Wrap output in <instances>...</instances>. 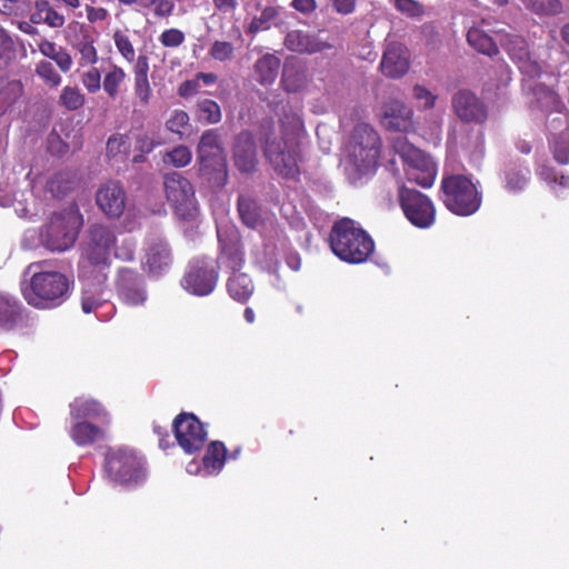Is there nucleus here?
<instances>
[{
    "instance_id": "nucleus-3",
    "label": "nucleus",
    "mask_w": 569,
    "mask_h": 569,
    "mask_svg": "<svg viewBox=\"0 0 569 569\" xmlns=\"http://www.w3.org/2000/svg\"><path fill=\"white\" fill-rule=\"evenodd\" d=\"M24 276L29 280L22 282V295L26 301L36 308L48 309L60 306L67 298L70 281L60 271L48 268L44 261L32 262L26 270Z\"/></svg>"
},
{
    "instance_id": "nucleus-47",
    "label": "nucleus",
    "mask_w": 569,
    "mask_h": 569,
    "mask_svg": "<svg viewBox=\"0 0 569 569\" xmlns=\"http://www.w3.org/2000/svg\"><path fill=\"white\" fill-rule=\"evenodd\" d=\"M36 73L52 88L58 87L61 83V76L48 60H41L37 63Z\"/></svg>"
},
{
    "instance_id": "nucleus-43",
    "label": "nucleus",
    "mask_w": 569,
    "mask_h": 569,
    "mask_svg": "<svg viewBox=\"0 0 569 569\" xmlns=\"http://www.w3.org/2000/svg\"><path fill=\"white\" fill-rule=\"evenodd\" d=\"M208 53L214 61L229 63L234 57V46L226 40H216L211 43Z\"/></svg>"
},
{
    "instance_id": "nucleus-35",
    "label": "nucleus",
    "mask_w": 569,
    "mask_h": 569,
    "mask_svg": "<svg viewBox=\"0 0 569 569\" xmlns=\"http://www.w3.org/2000/svg\"><path fill=\"white\" fill-rule=\"evenodd\" d=\"M20 305L9 295L0 293V328L12 329L20 320Z\"/></svg>"
},
{
    "instance_id": "nucleus-37",
    "label": "nucleus",
    "mask_w": 569,
    "mask_h": 569,
    "mask_svg": "<svg viewBox=\"0 0 569 569\" xmlns=\"http://www.w3.org/2000/svg\"><path fill=\"white\" fill-rule=\"evenodd\" d=\"M16 201L14 210L20 218H31L36 212L16 198L14 186L8 180L0 181V207H9Z\"/></svg>"
},
{
    "instance_id": "nucleus-51",
    "label": "nucleus",
    "mask_w": 569,
    "mask_h": 569,
    "mask_svg": "<svg viewBox=\"0 0 569 569\" xmlns=\"http://www.w3.org/2000/svg\"><path fill=\"white\" fill-rule=\"evenodd\" d=\"M189 116L183 110H173L167 120V129L173 133L182 136L183 129L189 126Z\"/></svg>"
},
{
    "instance_id": "nucleus-14",
    "label": "nucleus",
    "mask_w": 569,
    "mask_h": 569,
    "mask_svg": "<svg viewBox=\"0 0 569 569\" xmlns=\"http://www.w3.org/2000/svg\"><path fill=\"white\" fill-rule=\"evenodd\" d=\"M164 190L168 201L181 219H192L198 211L191 183L178 172L167 174Z\"/></svg>"
},
{
    "instance_id": "nucleus-19",
    "label": "nucleus",
    "mask_w": 569,
    "mask_h": 569,
    "mask_svg": "<svg viewBox=\"0 0 569 569\" xmlns=\"http://www.w3.org/2000/svg\"><path fill=\"white\" fill-rule=\"evenodd\" d=\"M197 152L201 169L226 174V156L219 129H209L201 134Z\"/></svg>"
},
{
    "instance_id": "nucleus-61",
    "label": "nucleus",
    "mask_w": 569,
    "mask_h": 569,
    "mask_svg": "<svg viewBox=\"0 0 569 569\" xmlns=\"http://www.w3.org/2000/svg\"><path fill=\"white\" fill-rule=\"evenodd\" d=\"M51 60H53L58 68L64 73L69 72L73 64L71 54L62 47Z\"/></svg>"
},
{
    "instance_id": "nucleus-10",
    "label": "nucleus",
    "mask_w": 569,
    "mask_h": 569,
    "mask_svg": "<svg viewBox=\"0 0 569 569\" xmlns=\"http://www.w3.org/2000/svg\"><path fill=\"white\" fill-rule=\"evenodd\" d=\"M442 201L447 209L457 216H471L481 206L482 197L478 182L468 176L448 174L441 181Z\"/></svg>"
},
{
    "instance_id": "nucleus-8",
    "label": "nucleus",
    "mask_w": 569,
    "mask_h": 569,
    "mask_svg": "<svg viewBox=\"0 0 569 569\" xmlns=\"http://www.w3.org/2000/svg\"><path fill=\"white\" fill-rule=\"evenodd\" d=\"M332 252L348 263H362L373 252L371 237L353 220L343 218L337 221L329 237Z\"/></svg>"
},
{
    "instance_id": "nucleus-44",
    "label": "nucleus",
    "mask_w": 569,
    "mask_h": 569,
    "mask_svg": "<svg viewBox=\"0 0 569 569\" xmlns=\"http://www.w3.org/2000/svg\"><path fill=\"white\" fill-rule=\"evenodd\" d=\"M60 102L68 110L74 111L84 104L86 97L79 88L67 86L61 90Z\"/></svg>"
},
{
    "instance_id": "nucleus-36",
    "label": "nucleus",
    "mask_w": 569,
    "mask_h": 569,
    "mask_svg": "<svg viewBox=\"0 0 569 569\" xmlns=\"http://www.w3.org/2000/svg\"><path fill=\"white\" fill-rule=\"evenodd\" d=\"M530 180V170L526 166L510 164L505 170V188L509 192L522 191Z\"/></svg>"
},
{
    "instance_id": "nucleus-9",
    "label": "nucleus",
    "mask_w": 569,
    "mask_h": 569,
    "mask_svg": "<svg viewBox=\"0 0 569 569\" xmlns=\"http://www.w3.org/2000/svg\"><path fill=\"white\" fill-rule=\"evenodd\" d=\"M83 224V217L76 203L54 211L43 226L44 248L51 252H64L73 247Z\"/></svg>"
},
{
    "instance_id": "nucleus-57",
    "label": "nucleus",
    "mask_w": 569,
    "mask_h": 569,
    "mask_svg": "<svg viewBox=\"0 0 569 569\" xmlns=\"http://www.w3.org/2000/svg\"><path fill=\"white\" fill-rule=\"evenodd\" d=\"M134 94L140 104L147 106L150 102L152 90L148 78H134Z\"/></svg>"
},
{
    "instance_id": "nucleus-5",
    "label": "nucleus",
    "mask_w": 569,
    "mask_h": 569,
    "mask_svg": "<svg viewBox=\"0 0 569 569\" xmlns=\"http://www.w3.org/2000/svg\"><path fill=\"white\" fill-rule=\"evenodd\" d=\"M114 231L104 224H94L89 229L87 241L78 263L79 279H108L114 249Z\"/></svg>"
},
{
    "instance_id": "nucleus-52",
    "label": "nucleus",
    "mask_w": 569,
    "mask_h": 569,
    "mask_svg": "<svg viewBox=\"0 0 569 569\" xmlns=\"http://www.w3.org/2000/svg\"><path fill=\"white\" fill-rule=\"evenodd\" d=\"M412 96L419 108L431 109L436 104L437 96L425 86L416 84L413 87Z\"/></svg>"
},
{
    "instance_id": "nucleus-60",
    "label": "nucleus",
    "mask_w": 569,
    "mask_h": 569,
    "mask_svg": "<svg viewBox=\"0 0 569 569\" xmlns=\"http://www.w3.org/2000/svg\"><path fill=\"white\" fill-rule=\"evenodd\" d=\"M134 140H136V148L141 153L151 152L158 143L154 140V138L148 132H140V133L136 134Z\"/></svg>"
},
{
    "instance_id": "nucleus-41",
    "label": "nucleus",
    "mask_w": 569,
    "mask_h": 569,
    "mask_svg": "<svg viewBox=\"0 0 569 569\" xmlns=\"http://www.w3.org/2000/svg\"><path fill=\"white\" fill-rule=\"evenodd\" d=\"M307 77L303 70L291 64H286L282 72V84L286 91L297 92L306 83Z\"/></svg>"
},
{
    "instance_id": "nucleus-54",
    "label": "nucleus",
    "mask_w": 569,
    "mask_h": 569,
    "mask_svg": "<svg viewBox=\"0 0 569 569\" xmlns=\"http://www.w3.org/2000/svg\"><path fill=\"white\" fill-rule=\"evenodd\" d=\"M130 143L128 138L123 134H113L107 141V152L110 157L119 154H127L129 152Z\"/></svg>"
},
{
    "instance_id": "nucleus-31",
    "label": "nucleus",
    "mask_w": 569,
    "mask_h": 569,
    "mask_svg": "<svg viewBox=\"0 0 569 569\" xmlns=\"http://www.w3.org/2000/svg\"><path fill=\"white\" fill-rule=\"evenodd\" d=\"M30 21L39 24L44 23L50 28L60 29L66 23V18L57 11L47 0H37L34 11L30 14Z\"/></svg>"
},
{
    "instance_id": "nucleus-12",
    "label": "nucleus",
    "mask_w": 569,
    "mask_h": 569,
    "mask_svg": "<svg viewBox=\"0 0 569 569\" xmlns=\"http://www.w3.org/2000/svg\"><path fill=\"white\" fill-rule=\"evenodd\" d=\"M399 203L406 218L416 227L427 229L436 219V209L429 197L422 192L399 186Z\"/></svg>"
},
{
    "instance_id": "nucleus-4",
    "label": "nucleus",
    "mask_w": 569,
    "mask_h": 569,
    "mask_svg": "<svg viewBox=\"0 0 569 569\" xmlns=\"http://www.w3.org/2000/svg\"><path fill=\"white\" fill-rule=\"evenodd\" d=\"M281 133L280 140L266 141L264 154L279 174L291 178L299 171V146L303 137V123L297 111L284 112L281 118Z\"/></svg>"
},
{
    "instance_id": "nucleus-27",
    "label": "nucleus",
    "mask_w": 569,
    "mask_h": 569,
    "mask_svg": "<svg viewBox=\"0 0 569 569\" xmlns=\"http://www.w3.org/2000/svg\"><path fill=\"white\" fill-rule=\"evenodd\" d=\"M383 74L390 78H400L409 69L407 49L401 43H388L380 63Z\"/></svg>"
},
{
    "instance_id": "nucleus-22",
    "label": "nucleus",
    "mask_w": 569,
    "mask_h": 569,
    "mask_svg": "<svg viewBox=\"0 0 569 569\" xmlns=\"http://www.w3.org/2000/svg\"><path fill=\"white\" fill-rule=\"evenodd\" d=\"M451 103L456 116L465 122L483 123L488 118L486 104L469 90L455 93Z\"/></svg>"
},
{
    "instance_id": "nucleus-64",
    "label": "nucleus",
    "mask_w": 569,
    "mask_h": 569,
    "mask_svg": "<svg viewBox=\"0 0 569 569\" xmlns=\"http://www.w3.org/2000/svg\"><path fill=\"white\" fill-rule=\"evenodd\" d=\"M199 89H200V83L194 78V79L187 80V81L182 82L178 89V93H179V96L187 98V97H191V96L196 94L199 91Z\"/></svg>"
},
{
    "instance_id": "nucleus-30",
    "label": "nucleus",
    "mask_w": 569,
    "mask_h": 569,
    "mask_svg": "<svg viewBox=\"0 0 569 569\" xmlns=\"http://www.w3.org/2000/svg\"><path fill=\"white\" fill-rule=\"evenodd\" d=\"M94 42L93 36L86 29H81L79 37L71 42L80 67H92L98 62L99 56Z\"/></svg>"
},
{
    "instance_id": "nucleus-49",
    "label": "nucleus",
    "mask_w": 569,
    "mask_h": 569,
    "mask_svg": "<svg viewBox=\"0 0 569 569\" xmlns=\"http://www.w3.org/2000/svg\"><path fill=\"white\" fill-rule=\"evenodd\" d=\"M525 4L539 14H556L561 10L559 0H525Z\"/></svg>"
},
{
    "instance_id": "nucleus-50",
    "label": "nucleus",
    "mask_w": 569,
    "mask_h": 569,
    "mask_svg": "<svg viewBox=\"0 0 569 569\" xmlns=\"http://www.w3.org/2000/svg\"><path fill=\"white\" fill-rule=\"evenodd\" d=\"M13 57V40L4 29L0 28V69L4 68Z\"/></svg>"
},
{
    "instance_id": "nucleus-62",
    "label": "nucleus",
    "mask_w": 569,
    "mask_h": 569,
    "mask_svg": "<svg viewBox=\"0 0 569 569\" xmlns=\"http://www.w3.org/2000/svg\"><path fill=\"white\" fill-rule=\"evenodd\" d=\"M173 9V0H156L152 12L156 17L166 18L172 13Z\"/></svg>"
},
{
    "instance_id": "nucleus-23",
    "label": "nucleus",
    "mask_w": 569,
    "mask_h": 569,
    "mask_svg": "<svg viewBox=\"0 0 569 569\" xmlns=\"http://www.w3.org/2000/svg\"><path fill=\"white\" fill-rule=\"evenodd\" d=\"M144 263L153 276L167 272L172 263V253L167 241L159 234H151L146 241Z\"/></svg>"
},
{
    "instance_id": "nucleus-18",
    "label": "nucleus",
    "mask_w": 569,
    "mask_h": 569,
    "mask_svg": "<svg viewBox=\"0 0 569 569\" xmlns=\"http://www.w3.org/2000/svg\"><path fill=\"white\" fill-rule=\"evenodd\" d=\"M217 233L220 243L219 267L230 270L231 273L238 272L244 263L238 230L230 224H219Z\"/></svg>"
},
{
    "instance_id": "nucleus-7",
    "label": "nucleus",
    "mask_w": 569,
    "mask_h": 569,
    "mask_svg": "<svg viewBox=\"0 0 569 569\" xmlns=\"http://www.w3.org/2000/svg\"><path fill=\"white\" fill-rule=\"evenodd\" d=\"M380 154V139L373 128L367 123H359L348 143L342 163L345 170L352 179L371 173L378 163Z\"/></svg>"
},
{
    "instance_id": "nucleus-55",
    "label": "nucleus",
    "mask_w": 569,
    "mask_h": 569,
    "mask_svg": "<svg viewBox=\"0 0 569 569\" xmlns=\"http://www.w3.org/2000/svg\"><path fill=\"white\" fill-rule=\"evenodd\" d=\"M186 36L184 33L177 28H170L159 36L160 43L170 49H174L180 47L184 42Z\"/></svg>"
},
{
    "instance_id": "nucleus-24",
    "label": "nucleus",
    "mask_w": 569,
    "mask_h": 569,
    "mask_svg": "<svg viewBox=\"0 0 569 569\" xmlns=\"http://www.w3.org/2000/svg\"><path fill=\"white\" fill-rule=\"evenodd\" d=\"M126 199L122 186L113 180L102 183L96 193L97 206L109 218H119L123 213Z\"/></svg>"
},
{
    "instance_id": "nucleus-29",
    "label": "nucleus",
    "mask_w": 569,
    "mask_h": 569,
    "mask_svg": "<svg viewBox=\"0 0 569 569\" xmlns=\"http://www.w3.org/2000/svg\"><path fill=\"white\" fill-rule=\"evenodd\" d=\"M233 158L237 168L242 172H250L257 163V151L252 136L241 132L234 142Z\"/></svg>"
},
{
    "instance_id": "nucleus-39",
    "label": "nucleus",
    "mask_w": 569,
    "mask_h": 569,
    "mask_svg": "<svg viewBox=\"0 0 569 569\" xmlns=\"http://www.w3.org/2000/svg\"><path fill=\"white\" fill-rule=\"evenodd\" d=\"M238 211L242 222L249 228L259 227L261 216L257 202L248 196H240L238 199Z\"/></svg>"
},
{
    "instance_id": "nucleus-25",
    "label": "nucleus",
    "mask_w": 569,
    "mask_h": 569,
    "mask_svg": "<svg viewBox=\"0 0 569 569\" xmlns=\"http://www.w3.org/2000/svg\"><path fill=\"white\" fill-rule=\"evenodd\" d=\"M567 164H559L553 159L541 162L537 167L538 178L558 198L569 192V171Z\"/></svg>"
},
{
    "instance_id": "nucleus-63",
    "label": "nucleus",
    "mask_w": 569,
    "mask_h": 569,
    "mask_svg": "<svg viewBox=\"0 0 569 569\" xmlns=\"http://www.w3.org/2000/svg\"><path fill=\"white\" fill-rule=\"evenodd\" d=\"M87 19L91 23L106 21L109 18V12L102 7L86 6Z\"/></svg>"
},
{
    "instance_id": "nucleus-38",
    "label": "nucleus",
    "mask_w": 569,
    "mask_h": 569,
    "mask_svg": "<svg viewBox=\"0 0 569 569\" xmlns=\"http://www.w3.org/2000/svg\"><path fill=\"white\" fill-rule=\"evenodd\" d=\"M279 9L276 7H266L259 14L254 16L247 27V32L256 34L261 31L269 30L277 24Z\"/></svg>"
},
{
    "instance_id": "nucleus-34",
    "label": "nucleus",
    "mask_w": 569,
    "mask_h": 569,
    "mask_svg": "<svg viewBox=\"0 0 569 569\" xmlns=\"http://www.w3.org/2000/svg\"><path fill=\"white\" fill-rule=\"evenodd\" d=\"M280 59L274 54L262 56L254 64L257 80L261 84H271L278 77Z\"/></svg>"
},
{
    "instance_id": "nucleus-45",
    "label": "nucleus",
    "mask_w": 569,
    "mask_h": 569,
    "mask_svg": "<svg viewBox=\"0 0 569 569\" xmlns=\"http://www.w3.org/2000/svg\"><path fill=\"white\" fill-rule=\"evenodd\" d=\"M112 39L121 57L128 62H133L136 60V50L127 32L122 30H116L113 32Z\"/></svg>"
},
{
    "instance_id": "nucleus-32",
    "label": "nucleus",
    "mask_w": 569,
    "mask_h": 569,
    "mask_svg": "<svg viewBox=\"0 0 569 569\" xmlns=\"http://www.w3.org/2000/svg\"><path fill=\"white\" fill-rule=\"evenodd\" d=\"M76 186V176L71 171H59L49 177L46 181V192L52 198L67 194Z\"/></svg>"
},
{
    "instance_id": "nucleus-59",
    "label": "nucleus",
    "mask_w": 569,
    "mask_h": 569,
    "mask_svg": "<svg viewBox=\"0 0 569 569\" xmlns=\"http://www.w3.org/2000/svg\"><path fill=\"white\" fill-rule=\"evenodd\" d=\"M136 249L137 242L131 237H127L121 241V244L114 249V256L118 259L131 261L134 258Z\"/></svg>"
},
{
    "instance_id": "nucleus-1",
    "label": "nucleus",
    "mask_w": 569,
    "mask_h": 569,
    "mask_svg": "<svg viewBox=\"0 0 569 569\" xmlns=\"http://www.w3.org/2000/svg\"><path fill=\"white\" fill-rule=\"evenodd\" d=\"M508 48L520 66V72L523 74L522 89L529 97L530 107L548 113L547 128L553 160L559 164H568L569 118L563 112L566 110L565 103L551 88L553 77L542 70V67L536 61L530 60L522 40L512 39Z\"/></svg>"
},
{
    "instance_id": "nucleus-20",
    "label": "nucleus",
    "mask_w": 569,
    "mask_h": 569,
    "mask_svg": "<svg viewBox=\"0 0 569 569\" xmlns=\"http://www.w3.org/2000/svg\"><path fill=\"white\" fill-rule=\"evenodd\" d=\"M116 283L119 298L126 305L137 307L147 301L146 283L138 272L127 268L120 269Z\"/></svg>"
},
{
    "instance_id": "nucleus-6",
    "label": "nucleus",
    "mask_w": 569,
    "mask_h": 569,
    "mask_svg": "<svg viewBox=\"0 0 569 569\" xmlns=\"http://www.w3.org/2000/svg\"><path fill=\"white\" fill-rule=\"evenodd\" d=\"M104 478L114 486L137 488L148 478L146 458L128 447L111 448L106 452L103 462Z\"/></svg>"
},
{
    "instance_id": "nucleus-16",
    "label": "nucleus",
    "mask_w": 569,
    "mask_h": 569,
    "mask_svg": "<svg viewBox=\"0 0 569 569\" xmlns=\"http://www.w3.org/2000/svg\"><path fill=\"white\" fill-rule=\"evenodd\" d=\"M178 445L186 453L200 450L208 438V432L200 420L192 413H181L173 421Z\"/></svg>"
},
{
    "instance_id": "nucleus-33",
    "label": "nucleus",
    "mask_w": 569,
    "mask_h": 569,
    "mask_svg": "<svg viewBox=\"0 0 569 569\" xmlns=\"http://www.w3.org/2000/svg\"><path fill=\"white\" fill-rule=\"evenodd\" d=\"M227 289L232 299L244 302L253 292V283L247 273L232 272Z\"/></svg>"
},
{
    "instance_id": "nucleus-40",
    "label": "nucleus",
    "mask_w": 569,
    "mask_h": 569,
    "mask_svg": "<svg viewBox=\"0 0 569 569\" xmlns=\"http://www.w3.org/2000/svg\"><path fill=\"white\" fill-rule=\"evenodd\" d=\"M126 77L127 74L121 67L117 64L109 66L102 81V88L109 98L114 99L119 94L120 87L124 82Z\"/></svg>"
},
{
    "instance_id": "nucleus-21",
    "label": "nucleus",
    "mask_w": 569,
    "mask_h": 569,
    "mask_svg": "<svg viewBox=\"0 0 569 569\" xmlns=\"http://www.w3.org/2000/svg\"><path fill=\"white\" fill-rule=\"evenodd\" d=\"M227 449L220 441H212L201 461L191 460L187 463L186 470L189 475L211 477L217 476L224 467Z\"/></svg>"
},
{
    "instance_id": "nucleus-58",
    "label": "nucleus",
    "mask_w": 569,
    "mask_h": 569,
    "mask_svg": "<svg viewBox=\"0 0 569 569\" xmlns=\"http://www.w3.org/2000/svg\"><path fill=\"white\" fill-rule=\"evenodd\" d=\"M395 7L402 13L418 18L423 14V7L416 0H395Z\"/></svg>"
},
{
    "instance_id": "nucleus-42",
    "label": "nucleus",
    "mask_w": 569,
    "mask_h": 569,
    "mask_svg": "<svg viewBox=\"0 0 569 569\" xmlns=\"http://www.w3.org/2000/svg\"><path fill=\"white\" fill-rule=\"evenodd\" d=\"M220 106L211 100L203 99L197 104V117L200 121L206 123H218L221 120Z\"/></svg>"
},
{
    "instance_id": "nucleus-28",
    "label": "nucleus",
    "mask_w": 569,
    "mask_h": 569,
    "mask_svg": "<svg viewBox=\"0 0 569 569\" xmlns=\"http://www.w3.org/2000/svg\"><path fill=\"white\" fill-rule=\"evenodd\" d=\"M284 46L299 53H316L330 46L320 38L319 33L303 32L300 30L290 31L284 39Z\"/></svg>"
},
{
    "instance_id": "nucleus-13",
    "label": "nucleus",
    "mask_w": 569,
    "mask_h": 569,
    "mask_svg": "<svg viewBox=\"0 0 569 569\" xmlns=\"http://www.w3.org/2000/svg\"><path fill=\"white\" fill-rule=\"evenodd\" d=\"M218 281L214 263L209 258L190 261L181 279L182 288L190 295L204 297L213 292Z\"/></svg>"
},
{
    "instance_id": "nucleus-15",
    "label": "nucleus",
    "mask_w": 569,
    "mask_h": 569,
    "mask_svg": "<svg viewBox=\"0 0 569 569\" xmlns=\"http://www.w3.org/2000/svg\"><path fill=\"white\" fill-rule=\"evenodd\" d=\"M82 282L81 308L84 313L94 312L101 321L109 320L113 315V306L109 302L110 290L108 279H80Z\"/></svg>"
},
{
    "instance_id": "nucleus-56",
    "label": "nucleus",
    "mask_w": 569,
    "mask_h": 569,
    "mask_svg": "<svg viewBox=\"0 0 569 569\" xmlns=\"http://www.w3.org/2000/svg\"><path fill=\"white\" fill-rule=\"evenodd\" d=\"M43 227L38 229H27L23 233L21 244L24 249H34L39 246L44 247Z\"/></svg>"
},
{
    "instance_id": "nucleus-48",
    "label": "nucleus",
    "mask_w": 569,
    "mask_h": 569,
    "mask_svg": "<svg viewBox=\"0 0 569 569\" xmlns=\"http://www.w3.org/2000/svg\"><path fill=\"white\" fill-rule=\"evenodd\" d=\"M192 153L186 146H178L173 150L167 152L163 157V162L172 164L173 167L181 168L190 163Z\"/></svg>"
},
{
    "instance_id": "nucleus-46",
    "label": "nucleus",
    "mask_w": 569,
    "mask_h": 569,
    "mask_svg": "<svg viewBox=\"0 0 569 569\" xmlns=\"http://www.w3.org/2000/svg\"><path fill=\"white\" fill-rule=\"evenodd\" d=\"M31 8L29 0H0V13L17 18L26 17Z\"/></svg>"
},
{
    "instance_id": "nucleus-17",
    "label": "nucleus",
    "mask_w": 569,
    "mask_h": 569,
    "mask_svg": "<svg viewBox=\"0 0 569 569\" xmlns=\"http://www.w3.org/2000/svg\"><path fill=\"white\" fill-rule=\"evenodd\" d=\"M496 39L490 37L485 30H482L479 27H471L468 30L467 33V40L468 43L475 48L480 53L487 54V56H493L498 52L497 41L500 42L502 48L507 51L511 60L518 66L520 69V66L516 59L511 56L508 44L511 42L512 39H520L523 41V46L526 48V52L531 61H536L540 67L541 64L538 62V60L533 57V53L529 50L528 44L526 40L517 34H510V33H503L501 31H496Z\"/></svg>"
},
{
    "instance_id": "nucleus-2",
    "label": "nucleus",
    "mask_w": 569,
    "mask_h": 569,
    "mask_svg": "<svg viewBox=\"0 0 569 569\" xmlns=\"http://www.w3.org/2000/svg\"><path fill=\"white\" fill-rule=\"evenodd\" d=\"M111 421L107 407L93 397L79 396L69 403L67 432L77 447L89 448L106 441Z\"/></svg>"
},
{
    "instance_id": "nucleus-53",
    "label": "nucleus",
    "mask_w": 569,
    "mask_h": 569,
    "mask_svg": "<svg viewBox=\"0 0 569 569\" xmlns=\"http://www.w3.org/2000/svg\"><path fill=\"white\" fill-rule=\"evenodd\" d=\"M81 83L89 93L98 92L101 87V73L94 66L90 67L87 71L81 74Z\"/></svg>"
},
{
    "instance_id": "nucleus-26",
    "label": "nucleus",
    "mask_w": 569,
    "mask_h": 569,
    "mask_svg": "<svg viewBox=\"0 0 569 569\" xmlns=\"http://www.w3.org/2000/svg\"><path fill=\"white\" fill-rule=\"evenodd\" d=\"M412 110L399 100H390L382 107L381 124L393 131H407L411 128Z\"/></svg>"
},
{
    "instance_id": "nucleus-11",
    "label": "nucleus",
    "mask_w": 569,
    "mask_h": 569,
    "mask_svg": "<svg viewBox=\"0 0 569 569\" xmlns=\"http://www.w3.org/2000/svg\"><path fill=\"white\" fill-rule=\"evenodd\" d=\"M393 150L402 161L405 176L408 181L415 182L422 188L433 186L438 173V166L429 154L416 148L402 137L393 141Z\"/></svg>"
}]
</instances>
